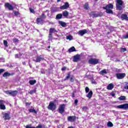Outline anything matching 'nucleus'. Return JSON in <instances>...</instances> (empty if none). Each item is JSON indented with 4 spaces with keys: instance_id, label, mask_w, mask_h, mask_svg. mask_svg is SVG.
I'll return each instance as SVG.
<instances>
[{
    "instance_id": "53",
    "label": "nucleus",
    "mask_w": 128,
    "mask_h": 128,
    "mask_svg": "<svg viewBox=\"0 0 128 128\" xmlns=\"http://www.w3.org/2000/svg\"><path fill=\"white\" fill-rule=\"evenodd\" d=\"M30 12H32V14H34V9L30 8Z\"/></svg>"
},
{
    "instance_id": "58",
    "label": "nucleus",
    "mask_w": 128,
    "mask_h": 128,
    "mask_svg": "<svg viewBox=\"0 0 128 128\" xmlns=\"http://www.w3.org/2000/svg\"><path fill=\"white\" fill-rule=\"evenodd\" d=\"M111 96H116V94H114V92H112L111 93Z\"/></svg>"
},
{
    "instance_id": "24",
    "label": "nucleus",
    "mask_w": 128,
    "mask_h": 128,
    "mask_svg": "<svg viewBox=\"0 0 128 128\" xmlns=\"http://www.w3.org/2000/svg\"><path fill=\"white\" fill-rule=\"evenodd\" d=\"M116 9L117 10H122V5L116 4Z\"/></svg>"
},
{
    "instance_id": "2",
    "label": "nucleus",
    "mask_w": 128,
    "mask_h": 128,
    "mask_svg": "<svg viewBox=\"0 0 128 128\" xmlns=\"http://www.w3.org/2000/svg\"><path fill=\"white\" fill-rule=\"evenodd\" d=\"M100 62V59L98 58H90L88 60V63L90 64H98Z\"/></svg>"
},
{
    "instance_id": "1",
    "label": "nucleus",
    "mask_w": 128,
    "mask_h": 128,
    "mask_svg": "<svg viewBox=\"0 0 128 128\" xmlns=\"http://www.w3.org/2000/svg\"><path fill=\"white\" fill-rule=\"evenodd\" d=\"M103 10H106V14H114L112 10L114 8V5L112 4H109L106 6H103Z\"/></svg>"
},
{
    "instance_id": "37",
    "label": "nucleus",
    "mask_w": 128,
    "mask_h": 128,
    "mask_svg": "<svg viewBox=\"0 0 128 128\" xmlns=\"http://www.w3.org/2000/svg\"><path fill=\"white\" fill-rule=\"evenodd\" d=\"M49 40H52V34L49 32L48 36Z\"/></svg>"
},
{
    "instance_id": "20",
    "label": "nucleus",
    "mask_w": 128,
    "mask_h": 128,
    "mask_svg": "<svg viewBox=\"0 0 128 128\" xmlns=\"http://www.w3.org/2000/svg\"><path fill=\"white\" fill-rule=\"evenodd\" d=\"M90 16H92V18H98V16H100V14L92 12L90 14Z\"/></svg>"
},
{
    "instance_id": "44",
    "label": "nucleus",
    "mask_w": 128,
    "mask_h": 128,
    "mask_svg": "<svg viewBox=\"0 0 128 128\" xmlns=\"http://www.w3.org/2000/svg\"><path fill=\"white\" fill-rule=\"evenodd\" d=\"M4 46H5L6 48H8V41L4 40Z\"/></svg>"
},
{
    "instance_id": "56",
    "label": "nucleus",
    "mask_w": 128,
    "mask_h": 128,
    "mask_svg": "<svg viewBox=\"0 0 128 128\" xmlns=\"http://www.w3.org/2000/svg\"><path fill=\"white\" fill-rule=\"evenodd\" d=\"M66 70V67H63V68H62V71Z\"/></svg>"
},
{
    "instance_id": "63",
    "label": "nucleus",
    "mask_w": 128,
    "mask_h": 128,
    "mask_svg": "<svg viewBox=\"0 0 128 128\" xmlns=\"http://www.w3.org/2000/svg\"><path fill=\"white\" fill-rule=\"evenodd\" d=\"M125 88H127V90H128V86H127Z\"/></svg>"
},
{
    "instance_id": "10",
    "label": "nucleus",
    "mask_w": 128,
    "mask_h": 128,
    "mask_svg": "<svg viewBox=\"0 0 128 128\" xmlns=\"http://www.w3.org/2000/svg\"><path fill=\"white\" fill-rule=\"evenodd\" d=\"M6 102L4 100H0V109L2 110H6V106L4 104Z\"/></svg>"
},
{
    "instance_id": "4",
    "label": "nucleus",
    "mask_w": 128,
    "mask_h": 128,
    "mask_svg": "<svg viewBox=\"0 0 128 128\" xmlns=\"http://www.w3.org/2000/svg\"><path fill=\"white\" fill-rule=\"evenodd\" d=\"M48 109L50 110H54L56 108V104L52 102H50L49 105L48 106Z\"/></svg>"
},
{
    "instance_id": "45",
    "label": "nucleus",
    "mask_w": 128,
    "mask_h": 128,
    "mask_svg": "<svg viewBox=\"0 0 128 128\" xmlns=\"http://www.w3.org/2000/svg\"><path fill=\"white\" fill-rule=\"evenodd\" d=\"M15 58H20V54H15Z\"/></svg>"
},
{
    "instance_id": "40",
    "label": "nucleus",
    "mask_w": 128,
    "mask_h": 128,
    "mask_svg": "<svg viewBox=\"0 0 128 128\" xmlns=\"http://www.w3.org/2000/svg\"><path fill=\"white\" fill-rule=\"evenodd\" d=\"M66 40H72V36L70 35V36H66Z\"/></svg>"
},
{
    "instance_id": "54",
    "label": "nucleus",
    "mask_w": 128,
    "mask_h": 128,
    "mask_svg": "<svg viewBox=\"0 0 128 128\" xmlns=\"http://www.w3.org/2000/svg\"><path fill=\"white\" fill-rule=\"evenodd\" d=\"M123 38H128V34L126 36H123Z\"/></svg>"
},
{
    "instance_id": "57",
    "label": "nucleus",
    "mask_w": 128,
    "mask_h": 128,
    "mask_svg": "<svg viewBox=\"0 0 128 128\" xmlns=\"http://www.w3.org/2000/svg\"><path fill=\"white\" fill-rule=\"evenodd\" d=\"M70 82H74V78L71 77L70 78Z\"/></svg>"
},
{
    "instance_id": "13",
    "label": "nucleus",
    "mask_w": 128,
    "mask_h": 128,
    "mask_svg": "<svg viewBox=\"0 0 128 128\" xmlns=\"http://www.w3.org/2000/svg\"><path fill=\"white\" fill-rule=\"evenodd\" d=\"M100 74L104 76V74H108V70L106 69H104L99 72Z\"/></svg>"
},
{
    "instance_id": "50",
    "label": "nucleus",
    "mask_w": 128,
    "mask_h": 128,
    "mask_svg": "<svg viewBox=\"0 0 128 128\" xmlns=\"http://www.w3.org/2000/svg\"><path fill=\"white\" fill-rule=\"evenodd\" d=\"M70 74H68V76L65 78L64 80H68V78H70Z\"/></svg>"
},
{
    "instance_id": "7",
    "label": "nucleus",
    "mask_w": 128,
    "mask_h": 128,
    "mask_svg": "<svg viewBox=\"0 0 128 128\" xmlns=\"http://www.w3.org/2000/svg\"><path fill=\"white\" fill-rule=\"evenodd\" d=\"M2 114L3 116V118H4L5 120L10 119V113H6L3 112H2Z\"/></svg>"
},
{
    "instance_id": "21",
    "label": "nucleus",
    "mask_w": 128,
    "mask_h": 128,
    "mask_svg": "<svg viewBox=\"0 0 128 128\" xmlns=\"http://www.w3.org/2000/svg\"><path fill=\"white\" fill-rule=\"evenodd\" d=\"M59 24H60V26L63 28H66V23L62 21H59Z\"/></svg>"
},
{
    "instance_id": "26",
    "label": "nucleus",
    "mask_w": 128,
    "mask_h": 128,
    "mask_svg": "<svg viewBox=\"0 0 128 128\" xmlns=\"http://www.w3.org/2000/svg\"><path fill=\"white\" fill-rule=\"evenodd\" d=\"M26 128H42V125H38L36 127H32L30 125H27Z\"/></svg>"
},
{
    "instance_id": "64",
    "label": "nucleus",
    "mask_w": 128,
    "mask_h": 128,
    "mask_svg": "<svg viewBox=\"0 0 128 128\" xmlns=\"http://www.w3.org/2000/svg\"><path fill=\"white\" fill-rule=\"evenodd\" d=\"M26 104H28V106H30V104L29 103H26Z\"/></svg>"
},
{
    "instance_id": "55",
    "label": "nucleus",
    "mask_w": 128,
    "mask_h": 128,
    "mask_svg": "<svg viewBox=\"0 0 128 128\" xmlns=\"http://www.w3.org/2000/svg\"><path fill=\"white\" fill-rule=\"evenodd\" d=\"M82 110H88V107L87 106H84L82 108Z\"/></svg>"
},
{
    "instance_id": "61",
    "label": "nucleus",
    "mask_w": 128,
    "mask_h": 128,
    "mask_svg": "<svg viewBox=\"0 0 128 128\" xmlns=\"http://www.w3.org/2000/svg\"><path fill=\"white\" fill-rule=\"evenodd\" d=\"M41 74H44V72L41 71Z\"/></svg>"
},
{
    "instance_id": "38",
    "label": "nucleus",
    "mask_w": 128,
    "mask_h": 128,
    "mask_svg": "<svg viewBox=\"0 0 128 128\" xmlns=\"http://www.w3.org/2000/svg\"><path fill=\"white\" fill-rule=\"evenodd\" d=\"M14 16H20V14L18 12V11H14L13 12Z\"/></svg>"
},
{
    "instance_id": "11",
    "label": "nucleus",
    "mask_w": 128,
    "mask_h": 128,
    "mask_svg": "<svg viewBox=\"0 0 128 128\" xmlns=\"http://www.w3.org/2000/svg\"><path fill=\"white\" fill-rule=\"evenodd\" d=\"M58 110L60 114H64V104L60 106Z\"/></svg>"
},
{
    "instance_id": "14",
    "label": "nucleus",
    "mask_w": 128,
    "mask_h": 128,
    "mask_svg": "<svg viewBox=\"0 0 128 128\" xmlns=\"http://www.w3.org/2000/svg\"><path fill=\"white\" fill-rule=\"evenodd\" d=\"M88 33V30H80L78 32V34L80 36H82L84 34H86Z\"/></svg>"
},
{
    "instance_id": "60",
    "label": "nucleus",
    "mask_w": 128,
    "mask_h": 128,
    "mask_svg": "<svg viewBox=\"0 0 128 128\" xmlns=\"http://www.w3.org/2000/svg\"><path fill=\"white\" fill-rule=\"evenodd\" d=\"M23 64L26 65V62H22Z\"/></svg>"
},
{
    "instance_id": "42",
    "label": "nucleus",
    "mask_w": 128,
    "mask_h": 128,
    "mask_svg": "<svg viewBox=\"0 0 128 128\" xmlns=\"http://www.w3.org/2000/svg\"><path fill=\"white\" fill-rule=\"evenodd\" d=\"M92 84H96V80L92 78L91 79Z\"/></svg>"
},
{
    "instance_id": "46",
    "label": "nucleus",
    "mask_w": 128,
    "mask_h": 128,
    "mask_svg": "<svg viewBox=\"0 0 128 128\" xmlns=\"http://www.w3.org/2000/svg\"><path fill=\"white\" fill-rule=\"evenodd\" d=\"M13 42H20V40H18V39L16 38H14L13 39Z\"/></svg>"
},
{
    "instance_id": "33",
    "label": "nucleus",
    "mask_w": 128,
    "mask_h": 128,
    "mask_svg": "<svg viewBox=\"0 0 128 128\" xmlns=\"http://www.w3.org/2000/svg\"><path fill=\"white\" fill-rule=\"evenodd\" d=\"M46 18V16L44 14L42 13L39 18H40L41 20H44Z\"/></svg>"
},
{
    "instance_id": "47",
    "label": "nucleus",
    "mask_w": 128,
    "mask_h": 128,
    "mask_svg": "<svg viewBox=\"0 0 128 128\" xmlns=\"http://www.w3.org/2000/svg\"><path fill=\"white\" fill-rule=\"evenodd\" d=\"M85 92L86 94H88V92H90V88H88V87H86L85 88Z\"/></svg>"
},
{
    "instance_id": "25",
    "label": "nucleus",
    "mask_w": 128,
    "mask_h": 128,
    "mask_svg": "<svg viewBox=\"0 0 128 128\" xmlns=\"http://www.w3.org/2000/svg\"><path fill=\"white\" fill-rule=\"evenodd\" d=\"M86 96L89 98H92V91L90 90Z\"/></svg>"
},
{
    "instance_id": "16",
    "label": "nucleus",
    "mask_w": 128,
    "mask_h": 128,
    "mask_svg": "<svg viewBox=\"0 0 128 128\" xmlns=\"http://www.w3.org/2000/svg\"><path fill=\"white\" fill-rule=\"evenodd\" d=\"M120 18L122 20H128V15L126 14H122L121 15Z\"/></svg>"
},
{
    "instance_id": "48",
    "label": "nucleus",
    "mask_w": 128,
    "mask_h": 128,
    "mask_svg": "<svg viewBox=\"0 0 128 128\" xmlns=\"http://www.w3.org/2000/svg\"><path fill=\"white\" fill-rule=\"evenodd\" d=\"M120 50L121 52H126V48H121Z\"/></svg>"
},
{
    "instance_id": "8",
    "label": "nucleus",
    "mask_w": 128,
    "mask_h": 128,
    "mask_svg": "<svg viewBox=\"0 0 128 128\" xmlns=\"http://www.w3.org/2000/svg\"><path fill=\"white\" fill-rule=\"evenodd\" d=\"M79 60H80V55L76 54L74 56L73 58L74 62H79Z\"/></svg>"
},
{
    "instance_id": "3",
    "label": "nucleus",
    "mask_w": 128,
    "mask_h": 128,
    "mask_svg": "<svg viewBox=\"0 0 128 128\" xmlns=\"http://www.w3.org/2000/svg\"><path fill=\"white\" fill-rule=\"evenodd\" d=\"M116 76L118 80H122L126 77V73H117Z\"/></svg>"
},
{
    "instance_id": "62",
    "label": "nucleus",
    "mask_w": 128,
    "mask_h": 128,
    "mask_svg": "<svg viewBox=\"0 0 128 128\" xmlns=\"http://www.w3.org/2000/svg\"><path fill=\"white\" fill-rule=\"evenodd\" d=\"M61 0H57V2H60Z\"/></svg>"
},
{
    "instance_id": "12",
    "label": "nucleus",
    "mask_w": 128,
    "mask_h": 128,
    "mask_svg": "<svg viewBox=\"0 0 128 128\" xmlns=\"http://www.w3.org/2000/svg\"><path fill=\"white\" fill-rule=\"evenodd\" d=\"M68 122H74V120H76V116H68Z\"/></svg>"
},
{
    "instance_id": "41",
    "label": "nucleus",
    "mask_w": 128,
    "mask_h": 128,
    "mask_svg": "<svg viewBox=\"0 0 128 128\" xmlns=\"http://www.w3.org/2000/svg\"><path fill=\"white\" fill-rule=\"evenodd\" d=\"M89 8H90V7H88V4L86 3L84 6V8L85 10H88Z\"/></svg>"
},
{
    "instance_id": "31",
    "label": "nucleus",
    "mask_w": 128,
    "mask_h": 128,
    "mask_svg": "<svg viewBox=\"0 0 128 128\" xmlns=\"http://www.w3.org/2000/svg\"><path fill=\"white\" fill-rule=\"evenodd\" d=\"M29 84L31 86H34V84H36V80H30L29 81Z\"/></svg>"
},
{
    "instance_id": "9",
    "label": "nucleus",
    "mask_w": 128,
    "mask_h": 128,
    "mask_svg": "<svg viewBox=\"0 0 128 128\" xmlns=\"http://www.w3.org/2000/svg\"><path fill=\"white\" fill-rule=\"evenodd\" d=\"M70 4H68V2H65L64 5L60 6V10H68Z\"/></svg>"
},
{
    "instance_id": "49",
    "label": "nucleus",
    "mask_w": 128,
    "mask_h": 128,
    "mask_svg": "<svg viewBox=\"0 0 128 128\" xmlns=\"http://www.w3.org/2000/svg\"><path fill=\"white\" fill-rule=\"evenodd\" d=\"M75 94H76V91L74 90L73 92L72 93V98H75Z\"/></svg>"
},
{
    "instance_id": "23",
    "label": "nucleus",
    "mask_w": 128,
    "mask_h": 128,
    "mask_svg": "<svg viewBox=\"0 0 128 128\" xmlns=\"http://www.w3.org/2000/svg\"><path fill=\"white\" fill-rule=\"evenodd\" d=\"M49 32L52 34H54L56 32H58V30H56L54 28H50V29Z\"/></svg>"
},
{
    "instance_id": "27",
    "label": "nucleus",
    "mask_w": 128,
    "mask_h": 128,
    "mask_svg": "<svg viewBox=\"0 0 128 128\" xmlns=\"http://www.w3.org/2000/svg\"><path fill=\"white\" fill-rule=\"evenodd\" d=\"M68 52H76V48L74 46H72L68 49Z\"/></svg>"
},
{
    "instance_id": "28",
    "label": "nucleus",
    "mask_w": 128,
    "mask_h": 128,
    "mask_svg": "<svg viewBox=\"0 0 128 128\" xmlns=\"http://www.w3.org/2000/svg\"><path fill=\"white\" fill-rule=\"evenodd\" d=\"M18 94V90L11 91V96H16Z\"/></svg>"
},
{
    "instance_id": "32",
    "label": "nucleus",
    "mask_w": 128,
    "mask_h": 128,
    "mask_svg": "<svg viewBox=\"0 0 128 128\" xmlns=\"http://www.w3.org/2000/svg\"><path fill=\"white\" fill-rule=\"evenodd\" d=\"M123 4H124V2L122 1V0H116V4L122 5Z\"/></svg>"
},
{
    "instance_id": "52",
    "label": "nucleus",
    "mask_w": 128,
    "mask_h": 128,
    "mask_svg": "<svg viewBox=\"0 0 128 128\" xmlns=\"http://www.w3.org/2000/svg\"><path fill=\"white\" fill-rule=\"evenodd\" d=\"M4 72V69H0V74H2V72Z\"/></svg>"
},
{
    "instance_id": "15",
    "label": "nucleus",
    "mask_w": 128,
    "mask_h": 128,
    "mask_svg": "<svg viewBox=\"0 0 128 128\" xmlns=\"http://www.w3.org/2000/svg\"><path fill=\"white\" fill-rule=\"evenodd\" d=\"M44 60V57H42L40 56H37L36 60H35V62H40V60Z\"/></svg>"
},
{
    "instance_id": "30",
    "label": "nucleus",
    "mask_w": 128,
    "mask_h": 128,
    "mask_svg": "<svg viewBox=\"0 0 128 128\" xmlns=\"http://www.w3.org/2000/svg\"><path fill=\"white\" fill-rule=\"evenodd\" d=\"M62 18V14H58L56 16V20H60V18Z\"/></svg>"
},
{
    "instance_id": "17",
    "label": "nucleus",
    "mask_w": 128,
    "mask_h": 128,
    "mask_svg": "<svg viewBox=\"0 0 128 128\" xmlns=\"http://www.w3.org/2000/svg\"><path fill=\"white\" fill-rule=\"evenodd\" d=\"M12 76V74L6 72L3 74L2 76L7 78L8 76Z\"/></svg>"
},
{
    "instance_id": "22",
    "label": "nucleus",
    "mask_w": 128,
    "mask_h": 128,
    "mask_svg": "<svg viewBox=\"0 0 128 128\" xmlns=\"http://www.w3.org/2000/svg\"><path fill=\"white\" fill-rule=\"evenodd\" d=\"M114 88V84H110L107 86V90H112Z\"/></svg>"
},
{
    "instance_id": "34",
    "label": "nucleus",
    "mask_w": 128,
    "mask_h": 128,
    "mask_svg": "<svg viewBox=\"0 0 128 128\" xmlns=\"http://www.w3.org/2000/svg\"><path fill=\"white\" fill-rule=\"evenodd\" d=\"M107 126L108 128H112V126H114V124H112V122H108Z\"/></svg>"
},
{
    "instance_id": "29",
    "label": "nucleus",
    "mask_w": 128,
    "mask_h": 128,
    "mask_svg": "<svg viewBox=\"0 0 128 128\" xmlns=\"http://www.w3.org/2000/svg\"><path fill=\"white\" fill-rule=\"evenodd\" d=\"M62 16L65 18H68V12L66 10H64L62 12Z\"/></svg>"
},
{
    "instance_id": "51",
    "label": "nucleus",
    "mask_w": 128,
    "mask_h": 128,
    "mask_svg": "<svg viewBox=\"0 0 128 128\" xmlns=\"http://www.w3.org/2000/svg\"><path fill=\"white\" fill-rule=\"evenodd\" d=\"M78 100L77 99H76L74 102V104H76V106H78Z\"/></svg>"
},
{
    "instance_id": "35",
    "label": "nucleus",
    "mask_w": 128,
    "mask_h": 128,
    "mask_svg": "<svg viewBox=\"0 0 128 128\" xmlns=\"http://www.w3.org/2000/svg\"><path fill=\"white\" fill-rule=\"evenodd\" d=\"M118 98V100H125L126 96H120Z\"/></svg>"
},
{
    "instance_id": "6",
    "label": "nucleus",
    "mask_w": 128,
    "mask_h": 128,
    "mask_svg": "<svg viewBox=\"0 0 128 128\" xmlns=\"http://www.w3.org/2000/svg\"><path fill=\"white\" fill-rule=\"evenodd\" d=\"M4 8L8 10H14V6L8 2L4 4Z\"/></svg>"
},
{
    "instance_id": "39",
    "label": "nucleus",
    "mask_w": 128,
    "mask_h": 128,
    "mask_svg": "<svg viewBox=\"0 0 128 128\" xmlns=\"http://www.w3.org/2000/svg\"><path fill=\"white\" fill-rule=\"evenodd\" d=\"M36 92V89H34L33 90H30V92H28V93L30 94H35V92Z\"/></svg>"
},
{
    "instance_id": "19",
    "label": "nucleus",
    "mask_w": 128,
    "mask_h": 128,
    "mask_svg": "<svg viewBox=\"0 0 128 128\" xmlns=\"http://www.w3.org/2000/svg\"><path fill=\"white\" fill-rule=\"evenodd\" d=\"M110 60H113V62H120V60L118 58H114V56L110 57Z\"/></svg>"
},
{
    "instance_id": "18",
    "label": "nucleus",
    "mask_w": 128,
    "mask_h": 128,
    "mask_svg": "<svg viewBox=\"0 0 128 128\" xmlns=\"http://www.w3.org/2000/svg\"><path fill=\"white\" fill-rule=\"evenodd\" d=\"M36 22L38 24H44V20L40 19V18H37Z\"/></svg>"
},
{
    "instance_id": "59",
    "label": "nucleus",
    "mask_w": 128,
    "mask_h": 128,
    "mask_svg": "<svg viewBox=\"0 0 128 128\" xmlns=\"http://www.w3.org/2000/svg\"><path fill=\"white\" fill-rule=\"evenodd\" d=\"M52 12H58L57 10H55V11H51Z\"/></svg>"
},
{
    "instance_id": "43",
    "label": "nucleus",
    "mask_w": 128,
    "mask_h": 128,
    "mask_svg": "<svg viewBox=\"0 0 128 128\" xmlns=\"http://www.w3.org/2000/svg\"><path fill=\"white\" fill-rule=\"evenodd\" d=\"M5 92L6 94H10V96L12 94V90H6Z\"/></svg>"
},
{
    "instance_id": "36",
    "label": "nucleus",
    "mask_w": 128,
    "mask_h": 128,
    "mask_svg": "<svg viewBox=\"0 0 128 128\" xmlns=\"http://www.w3.org/2000/svg\"><path fill=\"white\" fill-rule=\"evenodd\" d=\"M29 112H33L34 114H36L37 113V112H36V110H34V109H30L29 110Z\"/></svg>"
},
{
    "instance_id": "5",
    "label": "nucleus",
    "mask_w": 128,
    "mask_h": 128,
    "mask_svg": "<svg viewBox=\"0 0 128 128\" xmlns=\"http://www.w3.org/2000/svg\"><path fill=\"white\" fill-rule=\"evenodd\" d=\"M118 108H120L122 110H128V104H123L116 106Z\"/></svg>"
}]
</instances>
